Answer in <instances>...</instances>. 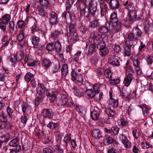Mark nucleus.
Wrapping results in <instances>:
<instances>
[{
  "label": "nucleus",
  "instance_id": "obj_1",
  "mask_svg": "<svg viewBox=\"0 0 153 153\" xmlns=\"http://www.w3.org/2000/svg\"><path fill=\"white\" fill-rule=\"evenodd\" d=\"M142 34L140 30L138 27H136L132 30V32L128 34L127 39L128 41H136L140 39Z\"/></svg>",
  "mask_w": 153,
  "mask_h": 153
},
{
  "label": "nucleus",
  "instance_id": "obj_2",
  "mask_svg": "<svg viewBox=\"0 0 153 153\" xmlns=\"http://www.w3.org/2000/svg\"><path fill=\"white\" fill-rule=\"evenodd\" d=\"M106 36L105 34H101L95 31H92L90 35L89 39H92L94 43L90 45L89 48H96V45L95 43L97 42L101 38L103 40Z\"/></svg>",
  "mask_w": 153,
  "mask_h": 153
},
{
  "label": "nucleus",
  "instance_id": "obj_3",
  "mask_svg": "<svg viewBox=\"0 0 153 153\" xmlns=\"http://www.w3.org/2000/svg\"><path fill=\"white\" fill-rule=\"evenodd\" d=\"M77 7L79 8L80 14L81 16H84L85 17H88L90 13L87 5L83 3L77 4Z\"/></svg>",
  "mask_w": 153,
  "mask_h": 153
},
{
  "label": "nucleus",
  "instance_id": "obj_4",
  "mask_svg": "<svg viewBox=\"0 0 153 153\" xmlns=\"http://www.w3.org/2000/svg\"><path fill=\"white\" fill-rule=\"evenodd\" d=\"M110 20L113 23H114V24L113 25L114 26L116 30H118L120 29L122 26V24L120 22L118 21V19L117 17V13L114 12L111 15Z\"/></svg>",
  "mask_w": 153,
  "mask_h": 153
},
{
  "label": "nucleus",
  "instance_id": "obj_5",
  "mask_svg": "<svg viewBox=\"0 0 153 153\" xmlns=\"http://www.w3.org/2000/svg\"><path fill=\"white\" fill-rule=\"evenodd\" d=\"M112 26V25L110 22H107L105 26L99 27L97 29L98 31L102 34L107 33L111 31Z\"/></svg>",
  "mask_w": 153,
  "mask_h": 153
},
{
  "label": "nucleus",
  "instance_id": "obj_6",
  "mask_svg": "<svg viewBox=\"0 0 153 153\" xmlns=\"http://www.w3.org/2000/svg\"><path fill=\"white\" fill-rule=\"evenodd\" d=\"M67 39L69 42L72 43L74 41H77L79 39L76 30L71 33H67Z\"/></svg>",
  "mask_w": 153,
  "mask_h": 153
},
{
  "label": "nucleus",
  "instance_id": "obj_7",
  "mask_svg": "<svg viewBox=\"0 0 153 153\" xmlns=\"http://www.w3.org/2000/svg\"><path fill=\"white\" fill-rule=\"evenodd\" d=\"M24 29H22V30H20L19 33L18 34L17 36V39L19 41V43L18 45L19 47H25L26 44L25 42L23 40L25 34L24 33Z\"/></svg>",
  "mask_w": 153,
  "mask_h": 153
},
{
  "label": "nucleus",
  "instance_id": "obj_8",
  "mask_svg": "<svg viewBox=\"0 0 153 153\" xmlns=\"http://www.w3.org/2000/svg\"><path fill=\"white\" fill-rule=\"evenodd\" d=\"M19 139L18 138L16 137L10 140L9 143V145L12 147H15V149H17L18 151L21 150V146L19 144Z\"/></svg>",
  "mask_w": 153,
  "mask_h": 153
},
{
  "label": "nucleus",
  "instance_id": "obj_9",
  "mask_svg": "<svg viewBox=\"0 0 153 153\" xmlns=\"http://www.w3.org/2000/svg\"><path fill=\"white\" fill-rule=\"evenodd\" d=\"M97 3L94 1H91L89 3L88 6L90 14L92 15H94L97 10Z\"/></svg>",
  "mask_w": 153,
  "mask_h": 153
},
{
  "label": "nucleus",
  "instance_id": "obj_10",
  "mask_svg": "<svg viewBox=\"0 0 153 153\" xmlns=\"http://www.w3.org/2000/svg\"><path fill=\"white\" fill-rule=\"evenodd\" d=\"M128 15L129 18V22L130 23L135 21L136 19L138 20L140 19L139 17L137 18V12L135 10H133L129 11Z\"/></svg>",
  "mask_w": 153,
  "mask_h": 153
},
{
  "label": "nucleus",
  "instance_id": "obj_11",
  "mask_svg": "<svg viewBox=\"0 0 153 153\" xmlns=\"http://www.w3.org/2000/svg\"><path fill=\"white\" fill-rule=\"evenodd\" d=\"M108 4L111 10L118 9L120 4L119 0H110Z\"/></svg>",
  "mask_w": 153,
  "mask_h": 153
},
{
  "label": "nucleus",
  "instance_id": "obj_12",
  "mask_svg": "<svg viewBox=\"0 0 153 153\" xmlns=\"http://www.w3.org/2000/svg\"><path fill=\"white\" fill-rule=\"evenodd\" d=\"M91 135L93 137L97 139H99L103 137L101 131L97 128L93 129L91 132Z\"/></svg>",
  "mask_w": 153,
  "mask_h": 153
},
{
  "label": "nucleus",
  "instance_id": "obj_13",
  "mask_svg": "<svg viewBox=\"0 0 153 153\" xmlns=\"http://www.w3.org/2000/svg\"><path fill=\"white\" fill-rule=\"evenodd\" d=\"M50 18L49 19V22L52 25H55L57 22V15L54 11L52 12L50 15Z\"/></svg>",
  "mask_w": 153,
  "mask_h": 153
},
{
  "label": "nucleus",
  "instance_id": "obj_14",
  "mask_svg": "<svg viewBox=\"0 0 153 153\" xmlns=\"http://www.w3.org/2000/svg\"><path fill=\"white\" fill-rule=\"evenodd\" d=\"M133 65L138 75H140L142 73L139 66L140 62L137 59H133Z\"/></svg>",
  "mask_w": 153,
  "mask_h": 153
},
{
  "label": "nucleus",
  "instance_id": "obj_15",
  "mask_svg": "<svg viewBox=\"0 0 153 153\" xmlns=\"http://www.w3.org/2000/svg\"><path fill=\"white\" fill-rule=\"evenodd\" d=\"M36 91L37 93L39 95H43L45 92V86L43 84L38 82Z\"/></svg>",
  "mask_w": 153,
  "mask_h": 153
},
{
  "label": "nucleus",
  "instance_id": "obj_16",
  "mask_svg": "<svg viewBox=\"0 0 153 153\" xmlns=\"http://www.w3.org/2000/svg\"><path fill=\"white\" fill-rule=\"evenodd\" d=\"M133 79L134 76L133 75L126 74L123 83L126 86L128 87L130 85Z\"/></svg>",
  "mask_w": 153,
  "mask_h": 153
},
{
  "label": "nucleus",
  "instance_id": "obj_17",
  "mask_svg": "<svg viewBox=\"0 0 153 153\" xmlns=\"http://www.w3.org/2000/svg\"><path fill=\"white\" fill-rule=\"evenodd\" d=\"M138 106L142 109L144 116H147L149 113V110L150 109L149 107L146 104L139 105Z\"/></svg>",
  "mask_w": 153,
  "mask_h": 153
},
{
  "label": "nucleus",
  "instance_id": "obj_18",
  "mask_svg": "<svg viewBox=\"0 0 153 153\" xmlns=\"http://www.w3.org/2000/svg\"><path fill=\"white\" fill-rule=\"evenodd\" d=\"M103 141L105 145L108 146L113 143L115 140L112 137L106 136L104 138Z\"/></svg>",
  "mask_w": 153,
  "mask_h": 153
},
{
  "label": "nucleus",
  "instance_id": "obj_19",
  "mask_svg": "<svg viewBox=\"0 0 153 153\" xmlns=\"http://www.w3.org/2000/svg\"><path fill=\"white\" fill-rule=\"evenodd\" d=\"M109 62L114 66H118L120 64L119 61L117 56H111L109 60Z\"/></svg>",
  "mask_w": 153,
  "mask_h": 153
},
{
  "label": "nucleus",
  "instance_id": "obj_20",
  "mask_svg": "<svg viewBox=\"0 0 153 153\" xmlns=\"http://www.w3.org/2000/svg\"><path fill=\"white\" fill-rule=\"evenodd\" d=\"M61 35L60 31L55 30L51 34V38L53 40H58Z\"/></svg>",
  "mask_w": 153,
  "mask_h": 153
},
{
  "label": "nucleus",
  "instance_id": "obj_21",
  "mask_svg": "<svg viewBox=\"0 0 153 153\" xmlns=\"http://www.w3.org/2000/svg\"><path fill=\"white\" fill-rule=\"evenodd\" d=\"M42 114L44 116L49 118H51L53 116V113L50 109H44Z\"/></svg>",
  "mask_w": 153,
  "mask_h": 153
},
{
  "label": "nucleus",
  "instance_id": "obj_22",
  "mask_svg": "<svg viewBox=\"0 0 153 153\" xmlns=\"http://www.w3.org/2000/svg\"><path fill=\"white\" fill-rule=\"evenodd\" d=\"M37 10L39 12V14L41 16H43L47 14V11L45 8L41 6L38 5L37 7Z\"/></svg>",
  "mask_w": 153,
  "mask_h": 153
},
{
  "label": "nucleus",
  "instance_id": "obj_23",
  "mask_svg": "<svg viewBox=\"0 0 153 153\" xmlns=\"http://www.w3.org/2000/svg\"><path fill=\"white\" fill-rule=\"evenodd\" d=\"M24 52L23 50L20 49L16 52L15 56L19 61L23 59L24 57Z\"/></svg>",
  "mask_w": 153,
  "mask_h": 153
},
{
  "label": "nucleus",
  "instance_id": "obj_24",
  "mask_svg": "<svg viewBox=\"0 0 153 153\" xmlns=\"http://www.w3.org/2000/svg\"><path fill=\"white\" fill-rule=\"evenodd\" d=\"M39 3L41 6H43L47 7H49L51 6V4L48 0H34Z\"/></svg>",
  "mask_w": 153,
  "mask_h": 153
},
{
  "label": "nucleus",
  "instance_id": "obj_25",
  "mask_svg": "<svg viewBox=\"0 0 153 153\" xmlns=\"http://www.w3.org/2000/svg\"><path fill=\"white\" fill-rule=\"evenodd\" d=\"M85 94L88 97L90 98H94L96 95V92L92 89L87 90L85 92Z\"/></svg>",
  "mask_w": 153,
  "mask_h": 153
},
{
  "label": "nucleus",
  "instance_id": "obj_26",
  "mask_svg": "<svg viewBox=\"0 0 153 153\" xmlns=\"http://www.w3.org/2000/svg\"><path fill=\"white\" fill-rule=\"evenodd\" d=\"M51 63L49 59H45L42 61V65L46 70H47Z\"/></svg>",
  "mask_w": 153,
  "mask_h": 153
},
{
  "label": "nucleus",
  "instance_id": "obj_27",
  "mask_svg": "<svg viewBox=\"0 0 153 153\" xmlns=\"http://www.w3.org/2000/svg\"><path fill=\"white\" fill-rule=\"evenodd\" d=\"M68 12L65 14H63L62 17L66 19L67 16H69L70 20L73 21L75 19V14L72 13L67 11Z\"/></svg>",
  "mask_w": 153,
  "mask_h": 153
},
{
  "label": "nucleus",
  "instance_id": "obj_28",
  "mask_svg": "<svg viewBox=\"0 0 153 153\" xmlns=\"http://www.w3.org/2000/svg\"><path fill=\"white\" fill-rule=\"evenodd\" d=\"M128 89L127 88L125 89L124 88L120 90V95L123 98H127L129 97Z\"/></svg>",
  "mask_w": 153,
  "mask_h": 153
},
{
  "label": "nucleus",
  "instance_id": "obj_29",
  "mask_svg": "<svg viewBox=\"0 0 153 153\" xmlns=\"http://www.w3.org/2000/svg\"><path fill=\"white\" fill-rule=\"evenodd\" d=\"M99 115V113L95 110H93L91 113V116L94 120H98Z\"/></svg>",
  "mask_w": 153,
  "mask_h": 153
},
{
  "label": "nucleus",
  "instance_id": "obj_30",
  "mask_svg": "<svg viewBox=\"0 0 153 153\" xmlns=\"http://www.w3.org/2000/svg\"><path fill=\"white\" fill-rule=\"evenodd\" d=\"M68 65H64L62 67L61 69L62 76H65L68 73Z\"/></svg>",
  "mask_w": 153,
  "mask_h": 153
},
{
  "label": "nucleus",
  "instance_id": "obj_31",
  "mask_svg": "<svg viewBox=\"0 0 153 153\" xmlns=\"http://www.w3.org/2000/svg\"><path fill=\"white\" fill-rule=\"evenodd\" d=\"M105 112L109 117H113L114 115V111L110 107H108L105 108Z\"/></svg>",
  "mask_w": 153,
  "mask_h": 153
},
{
  "label": "nucleus",
  "instance_id": "obj_32",
  "mask_svg": "<svg viewBox=\"0 0 153 153\" xmlns=\"http://www.w3.org/2000/svg\"><path fill=\"white\" fill-rule=\"evenodd\" d=\"M118 101L117 100H115L114 99H111L109 100V104L114 108L118 107Z\"/></svg>",
  "mask_w": 153,
  "mask_h": 153
},
{
  "label": "nucleus",
  "instance_id": "obj_33",
  "mask_svg": "<svg viewBox=\"0 0 153 153\" xmlns=\"http://www.w3.org/2000/svg\"><path fill=\"white\" fill-rule=\"evenodd\" d=\"M10 40L9 38H8V36L6 35H4L2 39V41L3 42V47H5L9 45V42Z\"/></svg>",
  "mask_w": 153,
  "mask_h": 153
},
{
  "label": "nucleus",
  "instance_id": "obj_34",
  "mask_svg": "<svg viewBox=\"0 0 153 153\" xmlns=\"http://www.w3.org/2000/svg\"><path fill=\"white\" fill-rule=\"evenodd\" d=\"M132 132L133 136L136 139L140 135V131L138 128H134Z\"/></svg>",
  "mask_w": 153,
  "mask_h": 153
},
{
  "label": "nucleus",
  "instance_id": "obj_35",
  "mask_svg": "<svg viewBox=\"0 0 153 153\" xmlns=\"http://www.w3.org/2000/svg\"><path fill=\"white\" fill-rule=\"evenodd\" d=\"M68 101V98L65 95L62 94L59 100V103L62 105H65L67 104Z\"/></svg>",
  "mask_w": 153,
  "mask_h": 153
},
{
  "label": "nucleus",
  "instance_id": "obj_36",
  "mask_svg": "<svg viewBox=\"0 0 153 153\" xmlns=\"http://www.w3.org/2000/svg\"><path fill=\"white\" fill-rule=\"evenodd\" d=\"M71 134L67 133L65 135L63 139V141L65 143V145L67 146L68 143L69 142H71Z\"/></svg>",
  "mask_w": 153,
  "mask_h": 153
},
{
  "label": "nucleus",
  "instance_id": "obj_37",
  "mask_svg": "<svg viewBox=\"0 0 153 153\" xmlns=\"http://www.w3.org/2000/svg\"><path fill=\"white\" fill-rule=\"evenodd\" d=\"M100 26V24L97 19H94L90 22L89 27L92 28L97 27Z\"/></svg>",
  "mask_w": 153,
  "mask_h": 153
},
{
  "label": "nucleus",
  "instance_id": "obj_38",
  "mask_svg": "<svg viewBox=\"0 0 153 153\" xmlns=\"http://www.w3.org/2000/svg\"><path fill=\"white\" fill-rule=\"evenodd\" d=\"M25 79L27 82H29L34 79L33 75L30 72L27 73L25 76Z\"/></svg>",
  "mask_w": 153,
  "mask_h": 153
},
{
  "label": "nucleus",
  "instance_id": "obj_39",
  "mask_svg": "<svg viewBox=\"0 0 153 153\" xmlns=\"http://www.w3.org/2000/svg\"><path fill=\"white\" fill-rule=\"evenodd\" d=\"M10 134L9 133H7L3 135L1 137V140L2 142H6L10 138Z\"/></svg>",
  "mask_w": 153,
  "mask_h": 153
},
{
  "label": "nucleus",
  "instance_id": "obj_40",
  "mask_svg": "<svg viewBox=\"0 0 153 153\" xmlns=\"http://www.w3.org/2000/svg\"><path fill=\"white\" fill-rule=\"evenodd\" d=\"M125 68L126 69V74L133 75L134 73V70L131 66L125 67Z\"/></svg>",
  "mask_w": 153,
  "mask_h": 153
},
{
  "label": "nucleus",
  "instance_id": "obj_41",
  "mask_svg": "<svg viewBox=\"0 0 153 153\" xmlns=\"http://www.w3.org/2000/svg\"><path fill=\"white\" fill-rule=\"evenodd\" d=\"M59 126V124L57 123H54L51 121L47 125V127L51 129H54L56 128Z\"/></svg>",
  "mask_w": 153,
  "mask_h": 153
},
{
  "label": "nucleus",
  "instance_id": "obj_42",
  "mask_svg": "<svg viewBox=\"0 0 153 153\" xmlns=\"http://www.w3.org/2000/svg\"><path fill=\"white\" fill-rule=\"evenodd\" d=\"M59 68L58 66L53 64L50 68V71L53 73L54 74L58 71Z\"/></svg>",
  "mask_w": 153,
  "mask_h": 153
},
{
  "label": "nucleus",
  "instance_id": "obj_43",
  "mask_svg": "<svg viewBox=\"0 0 153 153\" xmlns=\"http://www.w3.org/2000/svg\"><path fill=\"white\" fill-rule=\"evenodd\" d=\"M22 110L23 113H25L26 112H28L30 109V107L29 105L26 104H24L22 106Z\"/></svg>",
  "mask_w": 153,
  "mask_h": 153
},
{
  "label": "nucleus",
  "instance_id": "obj_44",
  "mask_svg": "<svg viewBox=\"0 0 153 153\" xmlns=\"http://www.w3.org/2000/svg\"><path fill=\"white\" fill-rule=\"evenodd\" d=\"M109 51L108 48H100V53L102 56H104L107 55Z\"/></svg>",
  "mask_w": 153,
  "mask_h": 153
},
{
  "label": "nucleus",
  "instance_id": "obj_45",
  "mask_svg": "<svg viewBox=\"0 0 153 153\" xmlns=\"http://www.w3.org/2000/svg\"><path fill=\"white\" fill-rule=\"evenodd\" d=\"M120 128L117 125L113 126L111 128V132H112L113 134L116 135L119 132Z\"/></svg>",
  "mask_w": 153,
  "mask_h": 153
},
{
  "label": "nucleus",
  "instance_id": "obj_46",
  "mask_svg": "<svg viewBox=\"0 0 153 153\" xmlns=\"http://www.w3.org/2000/svg\"><path fill=\"white\" fill-rule=\"evenodd\" d=\"M6 110L9 116V119H10V120H11L13 116L12 114L13 113V110L9 106L7 107Z\"/></svg>",
  "mask_w": 153,
  "mask_h": 153
},
{
  "label": "nucleus",
  "instance_id": "obj_47",
  "mask_svg": "<svg viewBox=\"0 0 153 153\" xmlns=\"http://www.w3.org/2000/svg\"><path fill=\"white\" fill-rule=\"evenodd\" d=\"M11 127V124L6 123H3L1 125V128L2 129H9Z\"/></svg>",
  "mask_w": 153,
  "mask_h": 153
},
{
  "label": "nucleus",
  "instance_id": "obj_48",
  "mask_svg": "<svg viewBox=\"0 0 153 153\" xmlns=\"http://www.w3.org/2000/svg\"><path fill=\"white\" fill-rule=\"evenodd\" d=\"M104 75L106 78H111L112 74L110 70L106 69L104 70Z\"/></svg>",
  "mask_w": 153,
  "mask_h": 153
},
{
  "label": "nucleus",
  "instance_id": "obj_49",
  "mask_svg": "<svg viewBox=\"0 0 153 153\" xmlns=\"http://www.w3.org/2000/svg\"><path fill=\"white\" fill-rule=\"evenodd\" d=\"M8 59L10 61L14 64L17 62L18 61H19L16 58L15 56L14 55H11L9 57Z\"/></svg>",
  "mask_w": 153,
  "mask_h": 153
},
{
  "label": "nucleus",
  "instance_id": "obj_50",
  "mask_svg": "<svg viewBox=\"0 0 153 153\" xmlns=\"http://www.w3.org/2000/svg\"><path fill=\"white\" fill-rule=\"evenodd\" d=\"M2 21L7 24L10 19V16L9 14H6L3 16Z\"/></svg>",
  "mask_w": 153,
  "mask_h": 153
},
{
  "label": "nucleus",
  "instance_id": "obj_51",
  "mask_svg": "<svg viewBox=\"0 0 153 153\" xmlns=\"http://www.w3.org/2000/svg\"><path fill=\"white\" fill-rule=\"evenodd\" d=\"M7 117L6 114L2 112L0 116V121L5 122L7 121Z\"/></svg>",
  "mask_w": 153,
  "mask_h": 153
},
{
  "label": "nucleus",
  "instance_id": "obj_52",
  "mask_svg": "<svg viewBox=\"0 0 153 153\" xmlns=\"http://www.w3.org/2000/svg\"><path fill=\"white\" fill-rule=\"evenodd\" d=\"M31 42L33 45H37L39 42V38L38 37H33L32 39Z\"/></svg>",
  "mask_w": 153,
  "mask_h": 153
},
{
  "label": "nucleus",
  "instance_id": "obj_53",
  "mask_svg": "<svg viewBox=\"0 0 153 153\" xmlns=\"http://www.w3.org/2000/svg\"><path fill=\"white\" fill-rule=\"evenodd\" d=\"M14 30V23L13 22L11 21L9 23V32L12 33Z\"/></svg>",
  "mask_w": 153,
  "mask_h": 153
},
{
  "label": "nucleus",
  "instance_id": "obj_54",
  "mask_svg": "<svg viewBox=\"0 0 153 153\" xmlns=\"http://www.w3.org/2000/svg\"><path fill=\"white\" fill-rule=\"evenodd\" d=\"M78 74H79L76 73V72L74 70H72L71 73V79L73 81H74L76 80V77L77 76V75Z\"/></svg>",
  "mask_w": 153,
  "mask_h": 153
},
{
  "label": "nucleus",
  "instance_id": "obj_55",
  "mask_svg": "<svg viewBox=\"0 0 153 153\" xmlns=\"http://www.w3.org/2000/svg\"><path fill=\"white\" fill-rule=\"evenodd\" d=\"M120 82V80L119 79H111L109 81V82L111 85H116L119 84Z\"/></svg>",
  "mask_w": 153,
  "mask_h": 153
},
{
  "label": "nucleus",
  "instance_id": "obj_56",
  "mask_svg": "<svg viewBox=\"0 0 153 153\" xmlns=\"http://www.w3.org/2000/svg\"><path fill=\"white\" fill-rule=\"evenodd\" d=\"M74 1V0H67L66 4V11H68V10L71 6L73 4Z\"/></svg>",
  "mask_w": 153,
  "mask_h": 153
},
{
  "label": "nucleus",
  "instance_id": "obj_57",
  "mask_svg": "<svg viewBox=\"0 0 153 153\" xmlns=\"http://www.w3.org/2000/svg\"><path fill=\"white\" fill-rule=\"evenodd\" d=\"M17 25L18 26V27L21 28L20 30H22V29H24V27L25 26L24 25V22L22 20H19L17 22Z\"/></svg>",
  "mask_w": 153,
  "mask_h": 153
},
{
  "label": "nucleus",
  "instance_id": "obj_58",
  "mask_svg": "<svg viewBox=\"0 0 153 153\" xmlns=\"http://www.w3.org/2000/svg\"><path fill=\"white\" fill-rule=\"evenodd\" d=\"M7 24V23L4 22V21L0 22V29H1L4 32L6 30Z\"/></svg>",
  "mask_w": 153,
  "mask_h": 153
},
{
  "label": "nucleus",
  "instance_id": "obj_59",
  "mask_svg": "<svg viewBox=\"0 0 153 153\" xmlns=\"http://www.w3.org/2000/svg\"><path fill=\"white\" fill-rule=\"evenodd\" d=\"M77 76L76 77V80L78 82L80 83L81 85H83L82 82L83 79L82 76L80 74H79L77 75Z\"/></svg>",
  "mask_w": 153,
  "mask_h": 153
},
{
  "label": "nucleus",
  "instance_id": "obj_60",
  "mask_svg": "<svg viewBox=\"0 0 153 153\" xmlns=\"http://www.w3.org/2000/svg\"><path fill=\"white\" fill-rule=\"evenodd\" d=\"M125 147L126 148H130L131 146V143L129 140L128 139L122 143Z\"/></svg>",
  "mask_w": 153,
  "mask_h": 153
},
{
  "label": "nucleus",
  "instance_id": "obj_61",
  "mask_svg": "<svg viewBox=\"0 0 153 153\" xmlns=\"http://www.w3.org/2000/svg\"><path fill=\"white\" fill-rule=\"evenodd\" d=\"M69 32L68 33H71L76 30L75 25L74 24H71L69 25Z\"/></svg>",
  "mask_w": 153,
  "mask_h": 153
},
{
  "label": "nucleus",
  "instance_id": "obj_62",
  "mask_svg": "<svg viewBox=\"0 0 153 153\" xmlns=\"http://www.w3.org/2000/svg\"><path fill=\"white\" fill-rule=\"evenodd\" d=\"M104 69L102 68H99L96 70V73L98 76L102 75L104 72Z\"/></svg>",
  "mask_w": 153,
  "mask_h": 153
},
{
  "label": "nucleus",
  "instance_id": "obj_63",
  "mask_svg": "<svg viewBox=\"0 0 153 153\" xmlns=\"http://www.w3.org/2000/svg\"><path fill=\"white\" fill-rule=\"evenodd\" d=\"M43 153H53V150L48 147H46L43 149Z\"/></svg>",
  "mask_w": 153,
  "mask_h": 153
},
{
  "label": "nucleus",
  "instance_id": "obj_64",
  "mask_svg": "<svg viewBox=\"0 0 153 153\" xmlns=\"http://www.w3.org/2000/svg\"><path fill=\"white\" fill-rule=\"evenodd\" d=\"M55 149L58 153H63V150L62 149L59 145H57L55 146Z\"/></svg>",
  "mask_w": 153,
  "mask_h": 153
}]
</instances>
